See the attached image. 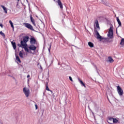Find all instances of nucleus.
I'll return each instance as SVG.
<instances>
[{
	"label": "nucleus",
	"instance_id": "obj_15",
	"mask_svg": "<svg viewBox=\"0 0 124 124\" xmlns=\"http://www.w3.org/2000/svg\"><path fill=\"white\" fill-rule=\"evenodd\" d=\"M78 80L79 83L81 84V85H82V86L84 87V88H86V85H85V83H84L83 81L81 80V79L79 78H78Z\"/></svg>",
	"mask_w": 124,
	"mask_h": 124
},
{
	"label": "nucleus",
	"instance_id": "obj_9",
	"mask_svg": "<svg viewBox=\"0 0 124 124\" xmlns=\"http://www.w3.org/2000/svg\"><path fill=\"white\" fill-rule=\"evenodd\" d=\"M94 26H95L97 29H100L99 27V24L98 23V20L97 19L95 20Z\"/></svg>",
	"mask_w": 124,
	"mask_h": 124
},
{
	"label": "nucleus",
	"instance_id": "obj_12",
	"mask_svg": "<svg viewBox=\"0 0 124 124\" xmlns=\"http://www.w3.org/2000/svg\"><path fill=\"white\" fill-rule=\"evenodd\" d=\"M31 21L32 23V24L35 27L36 25L35 24V21L34 20V19H33V17L31 16H30Z\"/></svg>",
	"mask_w": 124,
	"mask_h": 124
},
{
	"label": "nucleus",
	"instance_id": "obj_26",
	"mask_svg": "<svg viewBox=\"0 0 124 124\" xmlns=\"http://www.w3.org/2000/svg\"><path fill=\"white\" fill-rule=\"evenodd\" d=\"M46 91H48V92H50L51 93H52V90H50V89H49V87H48V84H46Z\"/></svg>",
	"mask_w": 124,
	"mask_h": 124
},
{
	"label": "nucleus",
	"instance_id": "obj_14",
	"mask_svg": "<svg viewBox=\"0 0 124 124\" xmlns=\"http://www.w3.org/2000/svg\"><path fill=\"white\" fill-rule=\"evenodd\" d=\"M11 44H12L14 50H16L17 49V46H16V43L11 42Z\"/></svg>",
	"mask_w": 124,
	"mask_h": 124
},
{
	"label": "nucleus",
	"instance_id": "obj_16",
	"mask_svg": "<svg viewBox=\"0 0 124 124\" xmlns=\"http://www.w3.org/2000/svg\"><path fill=\"white\" fill-rule=\"evenodd\" d=\"M0 7H2V8H3L5 13L6 14H7V9H6V8L5 7H4L3 5H0Z\"/></svg>",
	"mask_w": 124,
	"mask_h": 124
},
{
	"label": "nucleus",
	"instance_id": "obj_18",
	"mask_svg": "<svg viewBox=\"0 0 124 124\" xmlns=\"http://www.w3.org/2000/svg\"><path fill=\"white\" fill-rule=\"evenodd\" d=\"M117 21L119 25V27H122V22H121V21L120 20V19H119V17H117Z\"/></svg>",
	"mask_w": 124,
	"mask_h": 124
},
{
	"label": "nucleus",
	"instance_id": "obj_6",
	"mask_svg": "<svg viewBox=\"0 0 124 124\" xmlns=\"http://www.w3.org/2000/svg\"><path fill=\"white\" fill-rule=\"evenodd\" d=\"M29 48L30 50H31L32 51H35V50H36V46L33 45L30 46Z\"/></svg>",
	"mask_w": 124,
	"mask_h": 124
},
{
	"label": "nucleus",
	"instance_id": "obj_3",
	"mask_svg": "<svg viewBox=\"0 0 124 124\" xmlns=\"http://www.w3.org/2000/svg\"><path fill=\"white\" fill-rule=\"evenodd\" d=\"M117 91L120 96H122L124 94V90H123L120 86L117 87Z\"/></svg>",
	"mask_w": 124,
	"mask_h": 124
},
{
	"label": "nucleus",
	"instance_id": "obj_1",
	"mask_svg": "<svg viewBox=\"0 0 124 124\" xmlns=\"http://www.w3.org/2000/svg\"><path fill=\"white\" fill-rule=\"evenodd\" d=\"M23 25L24 26V27H25V28L28 29V30H30L31 31H34V29H33V27H32V25L31 24L28 23H24Z\"/></svg>",
	"mask_w": 124,
	"mask_h": 124
},
{
	"label": "nucleus",
	"instance_id": "obj_30",
	"mask_svg": "<svg viewBox=\"0 0 124 124\" xmlns=\"http://www.w3.org/2000/svg\"><path fill=\"white\" fill-rule=\"evenodd\" d=\"M0 27H1L2 28V27H3V26L2 25V24H0Z\"/></svg>",
	"mask_w": 124,
	"mask_h": 124
},
{
	"label": "nucleus",
	"instance_id": "obj_2",
	"mask_svg": "<svg viewBox=\"0 0 124 124\" xmlns=\"http://www.w3.org/2000/svg\"><path fill=\"white\" fill-rule=\"evenodd\" d=\"M23 91L25 96L29 97L30 96V89L28 88L24 87L23 89Z\"/></svg>",
	"mask_w": 124,
	"mask_h": 124
},
{
	"label": "nucleus",
	"instance_id": "obj_33",
	"mask_svg": "<svg viewBox=\"0 0 124 124\" xmlns=\"http://www.w3.org/2000/svg\"><path fill=\"white\" fill-rule=\"evenodd\" d=\"M30 75H28V76H27V78H30Z\"/></svg>",
	"mask_w": 124,
	"mask_h": 124
},
{
	"label": "nucleus",
	"instance_id": "obj_10",
	"mask_svg": "<svg viewBox=\"0 0 124 124\" xmlns=\"http://www.w3.org/2000/svg\"><path fill=\"white\" fill-rule=\"evenodd\" d=\"M57 3H58V5H59L61 9L62 10V8H63V7L62 6V1H61V0H58Z\"/></svg>",
	"mask_w": 124,
	"mask_h": 124
},
{
	"label": "nucleus",
	"instance_id": "obj_29",
	"mask_svg": "<svg viewBox=\"0 0 124 124\" xmlns=\"http://www.w3.org/2000/svg\"><path fill=\"white\" fill-rule=\"evenodd\" d=\"M35 106L36 109H37V108H38L37 105H35Z\"/></svg>",
	"mask_w": 124,
	"mask_h": 124
},
{
	"label": "nucleus",
	"instance_id": "obj_13",
	"mask_svg": "<svg viewBox=\"0 0 124 124\" xmlns=\"http://www.w3.org/2000/svg\"><path fill=\"white\" fill-rule=\"evenodd\" d=\"M20 44L23 47H27V46H28L27 43H25L23 41H21Z\"/></svg>",
	"mask_w": 124,
	"mask_h": 124
},
{
	"label": "nucleus",
	"instance_id": "obj_22",
	"mask_svg": "<svg viewBox=\"0 0 124 124\" xmlns=\"http://www.w3.org/2000/svg\"><path fill=\"white\" fill-rule=\"evenodd\" d=\"M120 45L124 46V39L122 38L121 40V42L120 43Z\"/></svg>",
	"mask_w": 124,
	"mask_h": 124
},
{
	"label": "nucleus",
	"instance_id": "obj_35",
	"mask_svg": "<svg viewBox=\"0 0 124 124\" xmlns=\"http://www.w3.org/2000/svg\"><path fill=\"white\" fill-rule=\"evenodd\" d=\"M54 1H56V0H54Z\"/></svg>",
	"mask_w": 124,
	"mask_h": 124
},
{
	"label": "nucleus",
	"instance_id": "obj_5",
	"mask_svg": "<svg viewBox=\"0 0 124 124\" xmlns=\"http://www.w3.org/2000/svg\"><path fill=\"white\" fill-rule=\"evenodd\" d=\"M30 43L32 45H34V44L36 43V40L35 39V38H34V37H32L31 38Z\"/></svg>",
	"mask_w": 124,
	"mask_h": 124
},
{
	"label": "nucleus",
	"instance_id": "obj_8",
	"mask_svg": "<svg viewBox=\"0 0 124 124\" xmlns=\"http://www.w3.org/2000/svg\"><path fill=\"white\" fill-rule=\"evenodd\" d=\"M29 39H30V37H29L28 36H25L23 38V41H24V42H25V43H27V42H28V41H29Z\"/></svg>",
	"mask_w": 124,
	"mask_h": 124
},
{
	"label": "nucleus",
	"instance_id": "obj_24",
	"mask_svg": "<svg viewBox=\"0 0 124 124\" xmlns=\"http://www.w3.org/2000/svg\"><path fill=\"white\" fill-rule=\"evenodd\" d=\"M23 48L25 51H26V52H28V53H30V50H29V48H28L27 46H24Z\"/></svg>",
	"mask_w": 124,
	"mask_h": 124
},
{
	"label": "nucleus",
	"instance_id": "obj_11",
	"mask_svg": "<svg viewBox=\"0 0 124 124\" xmlns=\"http://www.w3.org/2000/svg\"><path fill=\"white\" fill-rule=\"evenodd\" d=\"M114 121V118L110 117L108 118V124H113V122Z\"/></svg>",
	"mask_w": 124,
	"mask_h": 124
},
{
	"label": "nucleus",
	"instance_id": "obj_28",
	"mask_svg": "<svg viewBox=\"0 0 124 124\" xmlns=\"http://www.w3.org/2000/svg\"><path fill=\"white\" fill-rule=\"evenodd\" d=\"M69 80L71 81V82H73V80L72 79V78L71 77H69Z\"/></svg>",
	"mask_w": 124,
	"mask_h": 124
},
{
	"label": "nucleus",
	"instance_id": "obj_34",
	"mask_svg": "<svg viewBox=\"0 0 124 124\" xmlns=\"http://www.w3.org/2000/svg\"><path fill=\"white\" fill-rule=\"evenodd\" d=\"M19 0H17V1H19Z\"/></svg>",
	"mask_w": 124,
	"mask_h": 124
},
{
	"label": "nucleus",
	"instance_id": "obj_21",
	"mask_svg": "<svg viewBox=\"0 0 124 124\" xmlns=\"http://www.w3.org/2000/svg\"><path fill=\"white\" fill-rule=\"evenodd\" d=\"M16 60L19 63H21V60H20V58H19V56H16Z\"/></svg>",
	"mask_w": 124,
	"mask_h": 124
},
{
	"label": "nucleus",
	"instance_id": "obj_23",
	"mask_svg": "<svg viewBox=\"0 0 124 124\" xmlns=\"http://www.w3.org/2000/svg\"><path fill=\"white\" fill-rule=\"evenodd\" d=\"M19 56L20 58H21V59L24 58V56H23V53H22V52H21V51H20L19 53Z\"/></svg>",
	"mask_w": 124,
	"mask_h": 124
},
{
	"label": "nucleus",
	"instance_id": "obj_4",
	"mask_svg": "<svg viewBox=\"0 0 124 124\" xmlns=\"http://www.w3.org/2000/svg\"><path fill=\"white\" fill-rule=\"evenodd\" d=\"M108 36L109 38H113V27H110L108 31Z\"/></svg>",
	"mask_w": 124,
	"mask_h": 124
},
{
	"label": "nucleus",
	"instance_id": "obj_32",
	"mask_svg": "<svg viewBox=\"0 0 124 124\" xmlns=\"http://www.w3.org/2000/svg\"><path fill=\"white\" fill-rule=\"evenodd\" d=\"M50 49H51V45L49 46V48L48 49L49 51H50Z\"/></svg>",
	"mask_w": 124,
	"mask_h": 124
},
{
	"label": "nucleus",
	"instance_id": "obj_25",
	"mask_svg": "<svg viewBox=\"0 0 124 124\" xmlns=\"http://www.w3.org/2000/svg\"><path fill=\"white\" fill-rule=\"evenodd\" d=\"M9 23L10 24L11 27L14 30V26H13V23L11 20L9 21Z\"/></svg>",
	"mask_w": 124,
	"mask_h": 124
},
{
	"label": "nucleus",
	"instance_id": "obj_20",
	"mask_svg": "<svg viewBox=\"0 0 124 124\" xmlns=\"http://www.w3.org/2000/svg\"><path fill=\"white\" fill-rule=\"evenodd\" d=\"M88 45L89 47H91V48H93V44L91 42H88Z\"/></svg>",
	"mask_w": 124,
	"mask_h": 124
},
{
	"label": "nucleus",
	"instance_id": "obj_17",
	"mask_svg": "<svg viewBox=\"0 0 124 124\" xmlns=\"http://www.w3.org/2000/svg\"><path fill=\"white\" fill-rule=\"evenodd\" d=\"M120 121H119L118 119H117L116 118H113V124H120Z\"/></svg>",
	"mask_w": 124,
	"mask_h": 124
},
{
	"label": "nucleus",
	"instance_id": "obj_27",
	"mask_svg": "<svg viewBox=\"0 0 124 124\" xmlns=\"http://www.w3.org/2000/svg\"><path fill=\"white\" fill-rule=\"evenodd\" d=\"M0 34H1L3 37H5V34L4 33L2 32V31H0Z\"/></svg>",
	"mask_w": 124,
	"mask_h": 124
},
{
	"label": "nucleus",
	"instance_id": "obj_19",
	"mask_svg": "<svg viewBox=\"0 0 124 124\" xmlns=\"http://www.w3.org/2000/svg\"><path fill=\"white\" fill-rule=\"evenodd\" d=\"M108 62H114V60H113V58H112V57H108Z\"/></svg>",
	"mask_w": 124,
	"mask_h": 124
},
{
	"label": "nucleus",
	"instance_id": "obj_7",
	"mask_svg": "<svg viewBox=\"0 0 124 124\" xmlns=\"http://www.w3.org/2000/svg\"><path fill=\"white\" fill-rule=\"evenodd\" d=\"M95 33L96 34L97 38V39H102V38L101 37V36L99 34V33L97 31V30H95L94 31Z\"/></svg>",
	"mask_w": 124,
	"mask_h": 124
},
{
	"label": "nucleus",
	"instance_id": "obj_31",
	"mask_svg": "<svg viewBox=\"0 0 124 124\" xmlns=\"http://www.w3.org/2000/svg\"><path fill=\"white\" fill-rule=\"evenodd\" d=\"M18 46H19V47H22V46H21V45H20V44H18Z\"/></svg>",
	"mask_w": 124,
	"mask_h": 124
}]
</instances>
